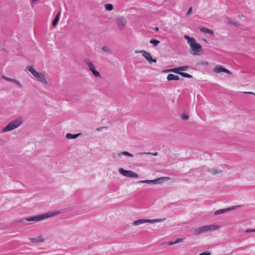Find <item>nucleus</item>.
<instances>
[{"label":"nucleus","instance_id":"f257e3e1","mask_svg":"<svg viewBox=\"0 0 255 255\" xmlns=\"http://www.w3.org/2000/svg\"><path fill=\"white\" fill-rule=\"evenodd\" d=\"M58 212H49L47 213H44L38 215H36L35 216L30 217L27 218L23 219L20 221V222L24 223L26 221L28 222H32V221H39L42 220H44L50 217H51L53 216L57 215L58 214Z\"/></svg>","mask_w":255,"mask_h":255},{"label":"nucleus","instance_id":"cd10ccee","mask_svg":"<svg viewBox=\"0 0 255 255\" xmlns=\"http://www.w3.org/2000/svg\"><path fill=\"white\" fill-rule=\"evenodd\" d=\"M102 50L103 51H104L105 52H107V53H108L109 54H111L112 53L111 50L108 46H104L102 47Z\"/></svg>","mask_w":255,"mask_h":255},{"label":"nucleus","instance_id":"ddd939ff","mask_svg":"<svg viewBox=\"0 0 255 255\" xmlns=\"http://www.w3.org/2000/svg\"><path fill=\"white\" fill-rule=\"evenodd\" d=\"M136 52L140 53L142 54V56H143L148 61H149L151 57V56L149 53L143 50L139 52L136 51Z\"/></svg>","mask_w":255,"mask_h":255},{"label":"nucleus","instance_id":"de8ad7c7","mask_svg":"<svg viewBox=\"0 0 255 255\" xmlns=\"http://www.w3.org/2000/svg\"><path fill=\"white\" fill-rule=\"evenodd\" d=\"M171 69H168V70H167V72H171Z\"/></svg>","mask_w":255,"mask_h":255},{"label":"nucleus","instance_id":"6ab92c4d","mask_svg":"<svg viewBox=\"0 0 255 255\" xmlns=\"http://www.w3.org/2000/svg\"><path fill=\"white\" fill-rule=\"evenodd\" d=\"M200 31L202 32H204L209 34H213L214 33L213 30L204 27H201L200 28Z\"/></svg>","mask_w":255,"mask_h":255},{"label":"nucleus","instance_id":"f03ea898","mask_svg":"<svg viewBox=\"0 0 255 255\" xmlns=\"http://www.w3.org/2000/svg\"><path fill=\"white\" fill-rule=\"evenodd\" d=\"M23 122V118L21 117H18L16 120L11 121L7 124L2 129L1 132H5L11 131L19 127Z\"/></svg>","mask_w":255,"mask_h":255},{"label":"nucleus","instance_id":"aec40b11","mask_svg":"<svg viewBox=\"0 0 255 255\" xmlns=\"http://www.w3.org/2000/svg\"><path fill=\"white\" fill-rule=\"evenodd\" d=\"M27 69L28 71H29L32 75L35 77L36 75L38 74V72H37L34 68L32 66H28L27 67Z\"/></svg>","mask_w":255,"mask_h":255},{"label":"nucleus","instance_id":"7ed1b4c3","mask_svg":"<svg viewBox=\"0 0 255 255\" xmlns=\"http://www.w3.org/2000/svg\"><path fill=\"white\" fill-rule=\"evenodd\" d=\"M220 227V226L219 225H205L196 229L194 231L193 234L194 235H199L207 231H215L219 229Z\"/></svg>","mask_w":255,"mask_h":255},{"label":"nucleus","instance_id":"9d476101","mask_svg":"<svg viewBox=\"0 0 255 255\" xmlns=\"http://www.w3.org/2000/svg\"><path fill=\"white\" fill-rule=\"evenodd\" d=\"M34 77L44 84H47V83L45 76L42 73L38 72V74Z\"/></svg>","mask_w":255,"mask_h":255},{"label":"nucleus","instance_id":"9b49d317","mask_svg":"<svg viewBox=\"0 0 255 255\" xmlns=\"http://www.w3.org/2000/svg\"><path fill=\"white\" fill-rule=\"evenodd\" d=\"M170 179L168 177H161L157 179H154V184H160L162 183L163 181H167Z\"/></svg>","mask_w":255,"mask_h":255},{"label":"nucleus","instance_id":"f3484780","mask_svg":"<svg viewBox=\"0 0 255 255\" xmlns=\"http://www.w3.org/2000/svg\"><path fill=\"white\" fill-rule=\"evenodd\" d=\"M81 135V133H77V134H72L70 133H67L66 134V137L67 139H75L77 138L79 136Z\"/></svg>","mask_w":255,"mask_h":255},{"label":"nucleus","instance_id":"e433bc0d","mask_svg":"<svg viewBox=\"0 0 255 255\" xmlns=\"http://www.w3.org/2000/svg\"><path fill=\"white\" fill-rule=\"evenodd\" d=\"M246 233H252L255 232V229H248L246 230Z\"/></svg>","mask_w":255,"mask_h":255},{"label":"nucleus","instance_id":"20e7f679","mask_svg":"<svg viewBox=\"0 0 255 255\" xmlns=\"http://www.w3.org/2000/svg\"><path fill=\"white\" fill-rule=\"evenodd\" d=\"M189 45L191 49L190 53L194 55H199L201 54L200 52L202 49V47L200 44L196 42V40H194Z\"/></svg>","mask_w":255,"mask_h":255},{"label":"nucleus","instance_id":"09e8293b","mask_svg":"<svg viewBox=\"0 0 255 255\" xmlns=\"http://www.w3.org/2000/svg\"><path fill=\"white\" fill-rule=\"evenodd\" d=\"M203 40L205 42H207V40L205 39H203Z\"/></svg>","mask_w":255,"mask_h":255},{"label":"nucleus","instance_id":"4468645a","mask_svg":"<svg viewBox=\"0 0 255 255\" xmlns=\"http://www.w3.org/2000/svg\"><path fill=\"white\" fill-rule=\"evenodd\" d=\"M29 239L33 243H41L44 242V239L41 235L36 238H29Z\"/></svg>","mask_w":255,"mask_h":255},{"label":"nucleus","instance_id":"a19ab883","mask_svg":"<svg viewBox=\"0 0 255 255\" xmlns=\"http://www.w3.org/2000/svg\"><path fill=\"white\" fill-rule=\"evenodd\" d=\"M224 209V213H225L226 212H229V211H231L232 210L231 209V207H229V208H226V209Z\"/></svg>","mask_w":255,"mask_h":255},{"label":"nucleus","instance_id":"a211bd4d","mask_svg":"<svg viewBox=\"0 0 255 255\" xmlns=\"http://www.w3.org/2000/svg\"><path fill=\"white\" fill-rule=\"evenodd\" d=\"M61 10H60L59 11V12L57 14L55 18L54 19V20L52 21V25L54 27L56 26L57 25V23H58V22L59 21V16L61 14Z\"/></svg>","mask_w":255,"mask_h":255},{"label":"nucleus","instance_id":"dca6fc26","mask_svg":"<svg viewBox=\"0 0 255 255\" xmlns=\"http://www.w3.org/2000/svg\"><path fill=\"white\" fill-rule=\"evenodd\" d=\"M208 171L210 172L213 175L218 174H222L223 172L222 170L219 169L218 168H212L211 169H209Z\"/></svg>","mask_w":255,"mask_h":255},{"label":"nucleus","instance_id":"39448f33","mask_svg":"<svg viewBox=\"0 0 255 255\" xmlns=\"http://www.w3.org/2000/svg\"><path fill=\"white\" fill-rule=\"evenodd\" d=\"M165 220V219H139L136 221H135L133 222L132 225L133 226H138L139 225L146 223H155L157 222H161L164 221Z\"/></svg>","mask_w":255,"mask_h":255},{"label":"nucleus","instance_id":"3c124183","mask_svg":"<svg viewBox=\"0 0 255 255\" xmlns=\"http://www.w3.org/2000/svg\"><path fill=\"white\" fill-rule=\"evenodd\" d=\"M244 17V15H242V16H241V17Z\"/></svg>","mask_w":255,"mask_h":255},{"label":"nucleus","instance_id":"5701e85b","mask_svg":"<svg viewBox=\"0 0 255 255\" xmlns=\"http://www.w3.org/2000/svg\"><path fill=\"white\" fill-rule=\"evenodd\" d=\"M143 154H150L153 156H157L158 155L157 152H141V153H138L136 154V156H140Z\"/></svg>","mask_w":255,"mask_h":255},{"label":"nucleus","instance_id":"2f4dec72","mask_svg":"<svg viewBox=\"0 0 255 255\" xmlns=\"http://www.w3.org/2000/svg\"><path fill=\"white\" fill-rule=\"evenodd\" d=\"M179 67V70L180 71V72L181 71H186L189 67V66H181V67Z\"/></svg>","mask_w":255,"mask_h":255},{"label":"nucleus","instance_id":"2eb2a0df","mask_svg":"<svg viewBox=\"0 0 255 255\" xmlns=\"http://www.w3.org/2000/svg\"><path fill=\"white\" fill-rule=\"evenodd\" d=\"M167 79L168 81H171V80H179L181 79L182 80H183V79H180V77L178 76L174 75L172 74H169L168 75L167 77Z\"/></svg>","mask_w":255,"mask_h":255},{"label":"nucleus","instance_id":"49530a36","mask_svg":"<svg viewBox=\"0 0 255 255\" xmlns=\"http://www.w3.org/2000/svg\"><path fill=\"white\" fill-rule=\"evenodd\" d=\"M154 30L155 31H158L159 30V28L158 27H155Z\"/></svg>","mask_w":255,"mask_h":255},{"label":"nucleus","instance_id":"37998d69","mask_svg":"<svg viewBox=\"0 0 255 255\" xmlns=\"http://www.w3.org/2000/svg\"><path fill=\"white\" fill-rule=\"evenodd\" d=\"M167 244L168 245L171 246V245H173L175 244V243H174V242L170 241V242H169Z\"/></svg>","mask_w":255,"mask_h":255},{"label":"nucleus","instance_id":"393cba45","mask_svg":"<svg viewBox=\"0 0 255 255\" xmlns=\"http://www.w3.org/2000/svg\"><path fill=\"white\" fill-rule=\"evenodd\" d=\"M105 9L108 11H111L113 9L114 6L112 4L107 3L105 5Z\"/></svg>","mask_w":255,"mask_h":255},{"label":"nucleus","instance_id":"58836bf2","mask_svg":"<svg viewBox=\"0 0 255 255\" xmlns=\"http://www.w3.org/2000/svg\"><path fill=\"white\" fill-rule=\"evenodd\" d=\"M148 62L149 63H151V62L155 63V62H156V59H153L151 57L150 59L149 60V61H148Z\"/></svg>","mask_w":255,"mask_h":255},{"label":"nucleus","instance_id":"b1692460","mask_svg":"<svg viewBox=\"0 0 255 255\" xmlns=\"http://www.w3.org/2000/svg\"><path fill=\"white\" fill-rule=\"evenodd\" d=\"M226 19H227L228 22L230 24L234 25H235L236 26H238V25H239V23L238 22H237V21H235V22L233 21L231 18H230L229 17H227Z\"/></svg>","mask_w":255,"mask_h":255},{"label":"nucleus","instance_id":"a878e982","mask_svg":"<svg viewBox=\"0 0 255 255\" xmlns=\"http://www.w3.org/2000/svg\"><path fill=\"white\" fill-rule=\"evenodd\" d=\"M149 43L152 44L154 46H156L160 43V41L155 39H151L149 41Z\"/></svg>","mask_w":255,"mask_h":255},{"label":"nucleus","instance_id":"0eeeda50","mask_svg":"<svg viewBox=\"0 0 255 255\" xmlns=\"http://www.w3.org/2000/svg\"><path fill=\"white\" fill-rule=\"evenodd\" d=\"M85 62L88 67L89 71H91L92 74L96 77H100V73L96 70L95 66L93 63L89 59H86Z\"/></svg>","mask_w":255,"mask_h":255},{"label":"nucleus","instance_id":"ea45409f","mask_svg":"<svg viewBox=\"0 0 255 255\" xmlns=\"http://www.w3.org/2000/svg\"><path fill=\"white\" fill-rule=\"evenodd\" d=\"M241 206H240V205H236V206H232L231 207V209L232 210H234V209H237L240 207H241Z\"/></svg>","mask_w":255,"mask_h":255},{"label":"nucleus","instance_id":"c9c22d12","mask_svg":"<svg viewBox=\"0 0 255 255\" xmlns=\"http://www.w3.org/2000/svg\"><path fill=\"white\" fill-rule=\"evenodd\" d=\"M209 64L208 62L207 61H204V62H200L199 63H198L197 65H208Z\"/></svg>","mask_w":255,"mask_h":255},{"label":"nucleus","instance_id":"8fccbe9b","mask_svg":"<svg viewBox=\"0 0 255 255\" xmlns=\"http://www.w3.org/2000/svg\"><path fill=\"white\" fill-rule=\"evenodd\" d=\"M244 17V15H242V16H241V17Z\"/></svg>","mask_w":255,"mask_h":255},{"label":"nucleus","instance_id":"c03bdc74","mask_svg":"<svg viewBox=\"0 0 255 255\" xmlns=\"http://www.w3.org/2000/svg\"><path fill=\"white\" fill-rule=\"evenodd\" d=\"M117 156H118V155H117V154H116V153H114L113 154V155H112V156H113V157L114 158H116L117 157Z\"/></svg>","mask_w":255,"mask_h":255},{"label":"nucleus","instance_id":"6e6552de","mask_svg":"<svg viewBox=\"0 0 255 255\" xmlns=\"http://www.w3.org/2000/svg\"><path fill=\"white\" fill-rule=\"evenodd\" d=\"M213 72L216 73H219L221 72H225L229 75H232V72L230 70L225 68L223 66L221 65H217L215 67V68L213 70Z\"/></svg>","mask_w":255,"mask_h":255},{"label":"nucleus","instance_id":"412c9836","mask_svg":"<svg viewBox=\"0 0 255 255\" xmlns=\"http://www.w3.org/2000/svg\"><path fill=\"white\" fill-rule=\"evenodd\" d=\"M118 155V156L119 157H121L122 155H125V156H129V157H133V155L130 153L129 152H128V151H123V152H120L119 153H118L117 154Z\"/></svg>","mask_w":255,"mask_h":255},{"label":"nucleus","instance_id":"bb28decb","mask_svg":"<svg viewBox=\"0 0 255 255\" xmlns=\"http://www.w3.org/2000/svg\"><path fill=\"white\" fill-rule=\"evenodd\" d=\"M138 183H148L151 184L152 183L154 184V180H140L137 182Z\"/></svg>","mask_w":255,"mask_h":255},{"label":"nucleus","instance_id":"c85d7f7f","mask_svg":"<svg viewBox=\"0 0 255 255\" xmlns=\"http://www.w3.org/2000/svg\"><path fill=\"white\" fill-rule=\"evenodd\" d=\"M171 72L180 75V73H182V72H180L179 67L171 69Z\"/></svg>","mask_w":255,"mask_h":255},{"label":"nucleus","instance_id":"473e14b6","mask_svg":"<svg viewBox=\"0 0 255 255\" xmlns=\"http://www.w3.org/2000/svg\"><path fill=\"white\" fill-rule=\"evenodd\" d=\"M181 118L183 120H187L189 119L188 116L185 113H183L181 115Z\"/></svg>","mask_w":255,"mask_h":255},{"label":"nucleus","instance_id":"423d86ee","mask_svg":"<svg viewBox=\"0 0 255 255\" xmlns=\"http://www.w3.org/2000/svg\"><path fill=\"white\" fill-rule=\"evenodd\" d=\"M119 172L121 174L125 177L131 178L138 177V175L136 173L131 170H125L123 168H120L119 169Z\"/></svg>","mask_w":255,"mask_h":255},{"label":"nucleus","instance_id":"f704fd0d","mask_svg":"<svg viewBox=\"0 0 255 255\" xmlns=\"http://www.w3.org/2000/svg\"><path fill=\"white\" fill-rule=\"evenodd\" d=\"M198 255H211V253L208 251H205L204 252L200 253Z\"/></svg>","mask_w":255,"mask_h":255},{"label":"nucleus","instance_id":"4c0bfd02","mask_svg":"<svg viewBox=\"0 0 255 255\" xmlns=\"http://www.w3.org/2000/svg\"><path fill=\"white\" fill-rule=\"evenodd\" d=\"M192 11V7H191L189 8V9L188 10V11L187 12V13H186L187 16L190 15Z\"/></svg>","mask_w":255,"mask_h":255},{"label":"nucleus","instance_id":"79ce46f5","mask_svg":"<svg viewBox=\"0 0 255 255\" xmlns=\"http://www.w3.org/2000/svg\"><path fill=\"white\" fill-rule=\"evenodd\" d=\"M107 127H100V128H96V130L97 131H100L101 130V129L103 128H107Z\"/></svg>","mask_w":255,"mask_h":255},{"label":"nucleus","instance_id":"7c9ffc66","mask_svg":"<svg viewBox=\"0 0 255 255\" xmlns=\"http://www.w3.org/2000/svg\"><path fill=\"white\" fill-rule=\"evenodd\" d=\"M223 213H225L224 209H220V210H218L215 211L214 212V215H220V214H223Z\"/></svg>","mask_w":255,"mask_h":255},{"label":"nucleus","instance_id":"a18cd8bd","mask_svg":"<svg viewBox=\"0 0 255 255\" xmlns=\"http://www.w3.org/2000/svg\"><path fill=\"white\" fill-rule=\"evenodd\" d=\"M245 93L246 94H254L255 95V94L253 93V92H245Z\"/></svg>","mask_w":255,"mask_h":255},{"label":"nucleus","instance_id":"1a4fd4ad","mask_svg":"<svg viewBox=\"0 0 255 255\" xmlns=\"http://www.w3.org/2000/svg\"><path fill=\"white\" fill-rule=\"evenodd\" d=\"M117 24L120 30H123L127 24L126 18L124 17L117 18Z\"/></svg>","mask_w":255,"mask_h":255},{"label":"nucleus","instance_id":"f8f14e48","mask_svg":"<svg viewBox=\"0 0 255 255\" xmlns=\"http://www.w3.org/2000/svg\"><path fill=\"white\" fill-rule=\"evenodd\" d=\"M2 78H3L4 79H5V80H6L7 81H9V82H12V83H14L16 84L20 88H22V86L21 84H20V83L18 81L16 80V79H11V78H8V77H5L4 76H2Z\"/></svg>","mask_w":255,"mask_h":255},{"label":"nucleus","instance_id":"4be33fe9","mask_svg":"<svg viewBox=\"0 0 255 255\" xmlns=\"http://www.w3.org/2000/svg\"><path fill=\"white\" fill-rule=\"evenodd\" d=\"M184 38L187 40V43L188 44H190L192 42L195 40L194 38L190 37L189 36L187 35H185L184 36Z\"/></svg>","mask_w":255,"mask_h":255},{"label":"nucleus","instance_id":"c756f323","mask_svg":"<svg viewBox=\"0 0 255 255\" xmlns=\"http://www.w3.org/2000/svg\"><path fill=\"white\" fill-rule=\"evenodd\" d=\"M180 75L181 76L185 78H192V76L184 72H182V73H180Z\"/></svg>","mask_w":255,"mask_h":255},{"label":"nucleus","instance_id":"72a5a7b5","mask_svg":"<svg viewBox=\"0 0 255 255\" xmlns=\"http://www.w3.org/2000/svg\"><path fill=\"white\" fill-rule=\"evenodd\" d=\"M183 241V239L182 238H178L177 239L175 242H174V243H175V244L182 242Z\"/></svg>","mask_w":255,"mask_h":255}]
</instances>
